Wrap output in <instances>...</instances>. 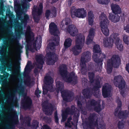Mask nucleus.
<instances>
[{
	"label": "nucleus",
	"mask_w": 129,
	"mask_h": 129,
	"mask_svg": "<svg viewBox=\"0 0 129 129\" xmlns=\"http://www.w3.org/2000/svg\"><path fill=\"white\" fill-rule=\"evenodd\" d=\"M55 53L49 52L46 53V56L47 59V64L49 65H53L58 60V57L57 55H55Z\"/></svg>",
	"instance_id": "13"
},
{
	"label": "nucleus",
	"mask_w": 129,
	"mask_h": 129,
	"mask_svg": "<svg viewBox=\"0 0 129 129\" xmlns=\"http://www.w3.org/2000/svg\"><path fill=\"white\" fill-rule=\"evenodd\" d=\"M116 102L117 104V107L115 110L114 112V115L115 116H116L118 112L119 109L121 110L122 102L121 100L119 98H117L116 100Z\"/></svg>",
	"instance_id": "31"
},
{
	"label": "nucleus",
	"mask_w": 129,
	"mask_h": 129,
	"mask_svg": "<svg viewBox=\"0 0 129 129\" xmlns=\"http://www.w3.org/2000/svg\"><path fill=\"white\" fill-rule=\"evenodd\" d=\"M82 82L84 85H86L87 83V80L85 78L83 79V80L82 81Z\"/></svg>",
	"instance_id": "64"
},
{
	"label": "nucleus",
	"mask_w": 129,
	"mask_h": 129,
	"mask_svg": "<svg viewBox=\"0 0 129 129\" xmlns=\"http://www.w3.org/2000/svg\"><path fill=\"white\" fill-rule=\"evenodd\" d=\"M125 68L126 70L129 74V63L126 64Z\"/></svg>",
	"instance_id": "63"
},
{
	"label": "nucleus",
	"mask_w": 129,
	"mask_h": 129,
	"mask_svg": "<svg viewBox=\"0 0 129 129\" xmlns=\"http://www.w3.org/2000/svg\"><path fill=\"white\" fill-rule=\"evenodd\" d=\"M109 18L111 22L114 23L119 21L120 20L119 17L117 14L114 15L112 14H110Z\"/></svg>",
	"instance_id": "29"
},
{
	"label": "nucleus",
	"mask_w": 129,
	"mask_h": 129,
	"mask_svg": "<svg viewBox=\"0 0 129 129\" xmlns=\"http://www.w3.org/2000/svg\"><path fill=\"white\" fill-rule=\"evenodd\" d=\"M76 108L74 105H72L71 107V111L73 112V114H71V115H74L73 119L74 121H75L76 122H78V118L80 115L79 113L76 110Z\"/></svg>",
	"instance_id": "28"
},
{
	"label": "nucleus",
	"mask_w": 129,
	"mask_h": 129,
	"mask_svg": "<svg viewBox=\"0 0 129 129\" xmlns=\"http://www.w3.org/2000/svg\"><path fill=\"white\" fill-rule=\"evenodd\" d=\"M99 18L101 20L100 22V25L102 31L106 36H108L109 34V30L108 28V25L109 22L107 17L104 13H102Z\"/></svg>",
	"instance_id": "7"
},
{
	"label": "nucleus",
	"mask_w": 129,
	"mask_h": 129,
	"mask_svg": "<svg viewBox=\"0 0 129 129\" xmlns=\"http://www.w3.org/2000/svg\"><path fill=\"white\" fill-rule=\"evenodd\" d=\"M111 7L113 12L115 14L121 13V9L118 5L112 3L111 5Z\"/></svg>",
	"instance_id": "23"
},
{
	"label": "nucleus",
	"mask_w": 129,
	"mask_h": 129,
	"mask_svg": "<svg viewBox=\"0 0 129 129\" xmlns=\"http://www.w3.org/2000/svg\"><path fill=\"white\" fill-rule=\"evenodd\" d=\"M68 31L71 36H75L78 32V30L74 25L72 24L69 26Z\"/></svg>",
	"instance_id": "19"
},
{
	"label": "nucleus",
	"mask_w": 129,
	"mask_h": 129,
	"mask_svg": "<svg viewBox=\"0 0 129 129\" xmlns=\"http://www.w3.org/2000/svg\"><path fill=\"white\" fill-rule=\"evenodd\" d=\"M39 122L37 120H33L32 125L33 128L37 129L39 127Z\"/></svg>",
	"instance_id": "48"
},
{
	"label": "nucleus",
	"mask_w": 129,
	"mask_h": 129,
	"mask_svg": "<svg viewBox=\"0 0 129 129\" xmlns=\"http://www.w3.org/2000/svg\"><path fill=\"white\" fill-rule=\"evenodd\" d=\"M22 48V46L21 45H19L17 48V52L20 53L21 51V49Z\"/></svg>",
	"instance_id": "61"
},
{
	"label": "nucleus",
	"mask_w": 129,
	"mask_h": 129,
	"mask_svg": "<svg viewBox=\"0 0 129 129\" xmlns=\"http://www.w3.org/2000/svg\"><path fill=\"white\" fill-rule=\"evenodd\" d=\"M88 76L90 83L94 82V81L95 73L93 72H89L88 73Z\"/></svg>",
	"instance_id": "37"
},
{
	"label": "nucleus",
	"mask_w": 129,
	"mask_h": 129,
	"mask_svg": "<svg viewBox=\"0 0 129 129\" xmlns=\"http://www.w3.org/2000/svg\"><path fill=\"white\" fill-rule=\"evenodd\" d=\"M26 39H34V35L31 31L30 27L28 26L26 28V31L25 35Z\"/></svg>",
	"instance_id": "26"
},
{
	"label": "nucleus",
	"mask_w": 129,
	"mask_h": 129,
	"mask_svg": "<svg viewBox=\"0 0 129 129\" xmlns=\"http://www.w3.org/2000/svg\"><path fill=\"white\" fill-rule=\"evenodd\" d=\"M93 91L90 87L86 88L82 90V93L83 96L86 99L90 98L93 93ZM93 95L96 98H99L100 96L99 91H93Z\"/></svg>",
	"instance_id": "12"
},
{
	"label": "nucleus",
	"mask_w": 129,
	"mask_h": 129,
	"mask_svg": "<svg viewBox=\"0 0 129 129\" xmlns=\"http://www.w3.org/2000/svg\"><path fill=\"white\" fill-rule=\"evenodd\" d=\"M5 39L8 40V42L4 41V45L1 48L0 53L1 56L0 57V61L1 63L3 62L4 61V59L3 57L4 53L5 52L8 53V52L7 50V49L10 47V43L13 42V39L12 38H6Z\"/></svg>",
	"instance_id": "10"
},
{
	"label": "nucleus",
	"mask_w": 129,
	"mask_h": 129,
	"mask_svg": "<svg viewBox=\"0 0 129 129\" xmlns=\"http://www.w3.org/2000/svg\"><path fill=\"white\" fill-rule=\"evenodd\" d=\"M121 110H120L119 112L117 114V115L116 116H118L119 118L120 119H126L128 115V113L127 112V111L125 110L122 111Z\"/></svg>",
	"instance_id": "25"
},
{
	"label": "nucleus",
	"mask_w": 129,
	"mask_h": 129,
	"mask_svg": "<svg viewBox=\"0 0 129 129\" xmlns=\"http://www.w3.org/2000/svg\"><path fill=\"white\" fill-rule=\"evenodd\" d=\"M56 88L62 89L63 87V84L62 82L58 81L56 83Z\"/></svg>",
	"instance_id": "49"
},
{
	"label": "nucleus",
	"mask_w": 129,
	"mask_h": 129,
	"mask_svg": "<svg viewBox=\"0 0 129 129\" xmlns=\"http://www.w3.org/2000/svg\"><path fill=\"white\" fill-rule=\"evenodd\" d=\"M76 45L71 49L75 55H77L80 53L85 43V38L84 36L79 35L76 37Z\"/></svg>",
	"instance_id": "6"
},
{
	"label": "nucleus",
	"mask_w": 129,
	"mask_h": 129,
	"mask_svg": "<svg viewBox=\"0 0 129 129\" xmlns=\"http://www.w3.org/2000/svg\"><path fill=\"white\" fill-rule=\"evenodd\" d=\"M94 30L93 28L90 29L86 41L85 43L88 45L91 43L93 41L94 35Z\"/></svg>",
	"instance_id": "20"
},
{
	"label": "nucleus",
	"mask_w": 129,
	"mask_h": 129,
	"mask_svg": "<svg viewBox=\"0 0 129 129\" xmlns=\"http://www.w3.org/2000/svg\"><path fill=\"white\" fill-rule=\"evenodd\" d=\"M31 79L30 77L27 75L26 79L24 80V84L27 85H29L31 84Z\"/></svg>",
	"instance_id": "46"
},
{
	"label": "nucleus",
	"mask_w": 129,
	"mask_h": 129,
	"mask_svg": "<svg viewBox=\"0 0 129 129\" xmlns=\"http://www.w3.org/2000/svg\"><path fill=\"white\" fill-rule=\"evenodd\" d=\"M124 123L122 120L118 121L117 127L119 129H122L124 127Z\"/></svg>",
	"instance_id": "47"
},
{
	"label": "nucleus",
	"mask_w": 129,
	"mask_h": 129,
	"mask_svg": "<svg viewBox=\"0 0 129 129\" xmlns=\"http://www.w3.org/2000/svg\"><path fill=\"white\" fill-rule=\"evenodd\" d=\"M9 75V73L6 72L5 75L4 76H3L2 78V79L3 85H5L7 83V79Z\"/></svg>",
	"instance_id": "41"
},
{
	"label": "nucleus",
	"mask_w": 129,
	"mask_h": 129,
	"mask_svg": "<svg viewBox=\"0 0 129 129\" xmlns=\"http://www.w3.org/2000/svg\"><path fill=\"white\" fill-rule=\"evenodd\" d=\"M29 19V17L28 15L26 14H25L24 15L23 18L21 19L20 20L22 23L24 24H26L27 22V21Z\"/></svg>",
	"instance_id": "40"
},
{
	"label": "nucleus",
	"mask_w": 129,
	"mask_h": 129,
	"mask_svg": "<svg viewBox=\"0 0 129 129\" xmlns=\"http://www.w3.org/2000/svg\"><path fill=\"white\" fill-rule=\"evenodd\" d=\"M97 106H95L93 108L94 111L97 113L100 112L102 110L101 107V106L100 103H98Z\"/></svg>",
	"instance_id": "43"
},
{
	"label": "nucleus",
	"mask_w": 129,
	"mask_h": 129,
	"mask_svg": "<svg viewBox=\"0 0 129 129\" xmlns=\"http://www.w3.org/2000/svg\"><path fill=\"white\" fill-rule=\"evenodd\" d=\"M43 5L42 3H40L38 8L37 6L34 5L32 10V14L33 16V19L34 21L38 23L40 20L38 16L41 15L43 12Z\"/></svg>",
	"instance_id": "9"
},
{
	"label": "nucleus",
	"mask_w": 129,
	"mask_h": 129,
	"mask_svg": "<svg viewBox=\"0 0 129 129\" xmlns=\"http://www.w3.org/2000/svg\"><path fill=\"white\" fill-rule=\"evenodd\" d=\"M114 42L118 49L120 51H123V46L120 42L119 37L116 34L111 35L109 38H104L103 42L104 46L105 47H112Z\"/></svg>",
	"instance_id": "3"
},
{
	"label": "nucleus",
	"mask_w": 129,
	"mask_h": 129,
	"mask_svg": "<svg viewBox=\"0 0 129 129\" xmlns=\"http://www.w3.org/2000/svg\"><path fill=\"white\" fill-rule=\"evenodd\" d=\"M113 83L114 85L119 88L120 94L123 96L125 91L123 89L125 87L126 82L123 78L120 75L115 76Z\"/></svg>",
	"instance_id": "8"
},
{
	"label": "nucleus",
	"mask_w": 129,
	"mask_h": 129,
	"mask_svg": "<svg viewBox=\"0 0 129 129\" xmlns=\"http://www.w3.org/2000/svg\"><path fill=\"white\" fill-rule=\"evenodd\" d=\"M123 40L124 43L127 44L129 43L128 36L126 35H124L123 37Z\"/></svg>",
	"instance_id": "52"
},
{
	"label": "nucleus",
	"mask_w": 129,
	"mask_h": 129,
	"mask_svg": "<svg viewBox=\"0 0 129 129\" xmlns=\"http://www.w3.org/2000/svg\"><path fill=\"white\" fill-rule=\"evenodd\" d=\"M54 114L55 121L56 123H58V118L57 116V111L55 112Z\"/></svg>",
	"instance_id": "56"
},
{
	"label": "nucleus",
	"mask_w": 129,
	"mask_h": 129,
	"mask_svg": "<svg viewBox=\"0 0 129 129\" xmlns=\"http://www.w3.org/2000/svg\"><path fill=\"white\" fill-rule=\"evenodd\" d=\"M101 87L100 81L98 79H96L95 81V85L93 86L92 90V91H98Z\"/></svg>",
	"instance_id": "35"
},
{
	"label": "nucleus",
	"mask_w": 129,
	"mask_h": 129,
	"mask_svg": "<svg viewBox=\"0 0 129 129\" xmlns=\"http://www.w3.org/2000/svg\"><path fill=\"white\" fill-rule=\"evenodd\" d=\"M120 63V57L118 55H113L111 59L107 61V71L108 74H110L112 72L113 68H117Z\"/></svg>",
	"instance_id": "5"
},
{
	"label": "nucleus",
	"mask_w": 129,
	"mask_h": 129,
	"mask_svg": "<svg viewBox=\"0 0 129 129\" xmlns=\"http://www.w3.org/2000/svg\"><path fill=\"white\" fill-rule=\"evenodd\" d=\"M71 22V20L70 18H66L65 19V25H68Z\"/></svg>",
	"instance_id": "59"
},
{
	"label": "nucleus",
	"mask_w": 129,
	"mask_h": 129,
	"mask_svg": "<svg viewBox=\"0 0 129 129\" xmlns=\"http://www.w3.org/2000/svg\"><path fill=\"white\" fill-rule=\"evenodd\" d=\"M102 94L104 98L108 97L111 92L110 88L107 86H103L102 88Z\"/></svg>",
	"instance_id": "21"
},
{
	"label": "nucleus",
	"mask_w": 129,
	"mask_h": 129,
	"mask_svg": "<svg viewBox=\"0 0 129 129\" xmlns=\"http://www.w3.org/2000/svg\"><path fill=\"white\" fill-rule=\"evenodd\" d=\"M96 127L98 129H105V126L104 124H98V117L96 114L94 113L90 114L87 121H85V125L83 126L84 129L88 128H92Z\"/></svg>",
	"instance_id": "2"
},
{
	"label": "nucleus",
	"mask_w": 129,
	"mask_h": 129,
	"mask_svg": "<svg viewBox=\"0 0 129 129\" xmlns=\"http://www.w3.org/2000/svg\"><path fill=\"white\" fill-rule=\"evenodd\" d=\"M43 94L44 95L46 94L49 91L48 89V86H44L43 87Z\"/></svg>",
	"instance_id": "54"
},
{
	"label": "nucleus",
	"mask_w": 129,
	"mask_h": 129,
	"mask_svg": "<svg viewBox=\"0 0 129 129\" xmlns=\"http://www.w3.org/2000/svg\"><path fill=\"white\" fill-rule=\"evenodd\" d=\"M102 52L99 53V54H93L92 58L93 61L96 63L100 64V70H98L99 72L101 71V69L102 68L103 61L104 59L106 57L105 55L103 53H102Z\"/></svg>",
	"instance_id": "11"
},
{
	"label": "nucleus",
	"mask_w": 129,
	"mask_h": 129,
	"mask_svg": "<svg viewBox=\"0 0 129 129\" xmlns=\"http://www.w3.org/2000/svg\"><path fill=\"white\" fill-rule=\"evenodd\" d=\"M49 28L50 33L51 35L54 36L53 38L54 42L50 43L48 46L50 49L53 50L55 46H58L59 44L60 38L58 35L59 31L57 25L54 22H52L49 24Z\"/></svg>",
	"instance_id": "1"
},
{
	"label": "nucleus",
	"mask_w": 129,
	"mask_h": 129,
	"mask_svg": "<svg viewBox=\"0 0 129 129\" xmlns=\"http://www.w3.org/2000/svg\"><path fill=\"white\" fill-rule=\"evenodd\" d=\"M77 106L79 109L81 110L82 111L83 110V108L82 107V104L81 102L78 100L77 101Z\"/></svg>",
	"instance_id": "53"
},
{
	"label": "nucleus",
	"mask_w": 129,
	"mask_h": 129,
	"mask_svg": "<svg viewBox=\"0 0 129 129\" xmlns=\"http://www.w3.org/2000/svg\"><path fill=\"white\" fill-rule=\"evenodd\" d=\"M72 13L73 12L75 16L79 18H84L86 16V10L84 8L76 9L72 8L71 10Z\"/></svg>",
	"instance_id": "14"
},
{
	"label": "nucleus",
	"mask_w": 129,
	"mask_h": 129,
	"mask_svg": "<svg viewBox=\"0 0 129 129\" xmlns=\"http://www.w3.org/2000/svg\"><path fill=\"white\" fill-rule=\"evenodd\" d=\"M61 94L63 100L67 102L71 101H72L71 98L74 95L73 92L65 90L61 92Z\"/></svg>",
	"instance_id": "15"
},
{
	"label": "nucleus",
	"mask_w": 129,
	"mask_h": 129,
	"mask_svg": "<svg viewBox=\"0 0 129 129\" xmlns=\"http://www.w3.org/2000/svg\"><path fill=\"white\" fill-rule=\"evenodd\" d=\"M42 107L45 110V114L47 115H51L53 110V107L51 104H45Z\"/></svg>",
	"instance_id": "22"
},
{
	"label": "nucleus",
	"mask_w": 129,
	"mask_h": 129,
	"mask_svg": "<svg viewBox=\"0 0 129 129\" xmlns=\"http://www.w3.org/2000/svg\"><path fill=\"white\" fill-rule=\"evenodd\" d=\"M15 36L17 38H20L21 36V35L22 33L21 30H15Z\"/></svg>",
	"instance_id": "50"
},
{
	"label": "nucleus",
	"mask_w": 129,
	"mask_h": 129,
	"mask_svg": "<svg viewBox=\"0 0 129 129\" xmlns=\"http://www.w3.org/2000/svg\"><path fill=\"white\" fill-rule=\"evenodd\" d=\"M11 118L12 120L11 124L10 126L8 125L6 129H14L15 125H18L19 123L18 116L16 113L12 115Z\"/></svg>",
	"instance_id": "16"
},
{
	"label": "nucleus",
	"mask_w": 129,
	"mask_h": 129,
	"mask_svg": "<svg viewBox=\"0 0 129 129\" xmlns=\"http://www.w3.org/2000/svg\"><path fill=\"white\" fill-rule=\"evenodd\" d=\"M98 2L102 5H108L110 2V0H97Z\"/></svg>",
	"instance_id": "45"
},
{
	"label": "nucleus",
	"mask_w": 129,
	"mask_h": 129,
	"mask_svg": "<svg viewBox=\"0 0 129 129\" xmlns=\"http://www.w3.org/2000/svg\"><path fill=\"white\" fill-rule=\"evenodd\" d=\"M88 103L89 105L91 106L94 107L98 104L97 102L93 99H92L88 101Z\"/></svg>",
	"instance_id": "42"
},
{
	"label": "nucleus",
	"mask_w": 129,
	"mask_h": 129,
	"mask_svg": "<svg viewBox=\"0 0 129 129\" xmlns=\"http://www.w3.org/2000/svg\"><path fill=\"white\" fill-rule=\"evenodd\" d=\"M51 14L53 15L52 17H55L57 15L56 11L55 8L52 9Z\"/></svg>",
	"instance_id": "57"
},
{
	"label": "nucleus",
	"mask_w": 129,
	"mask_h": 129,
	"mask_svg": "<svg viewBox=\"0 0 129 129\" xmlns=\"http://www.w3.org/2000/svg\"><path fill=\"white\" fill-rule=\"evenodd\" d=\"M91 53L88 51L83 52L81 58V62L82 64H86V62L89 61L91 59Z\"/></svg>",
	"instance_id": "18"
},
{
	"label": "nucleus",
	"mask_w": 129,
	"mask_h": 129,
	"mask_svg": "<svg viewBox=\"0 0 129 129\" xmlns=\"http://www.w3.org/2000/svg\"><path fill=\"white\" fill-rule=\"evenodd\" d=\"M41 93V90H39L38 88V87L35 91V94L37 97L39 98L40 96L39 94H40Z\"/></svg>",
	"instance_id": "55"
},
{
	"label": "nucleus",
	"mask_w": 129,
	"mask_h": 129,
	"mask_svg": "<svg viewBox=\"0 0 129 129\" xmlns=\"http://www.w3.org/2000/svg\"><path fill=\"white\" fill-rule=\"evenodd\" d=\"M124 30H126V32L129 33V25L127 24L124 27Z\"/></svg>",
	"instance_id": "60"
},
{
	"label": "nucleus",
	"mask_w": 129,
	"mask_h": 129,
	"mask_svg": "<svg viewBox=\"0 0 129 129\" xmlns=\"http://www.w3.org/2000/svg\"><path fill=\"white\" fill-rule=\"evenodd\" d=\"M59 72L63 79L66 82L71 83L74 81H76L77 76L74 72H72L68 75V72L66 64H63L60 66Z\"/></svg>",
	"instance_id": "4"
},
{
	"label": "nucleus",
	"mask_w": 129,
	"mask_h": 129,
	"mask_svg": "<svg viewBox=\"0 0 129 129\" xmlns=\"http://www.w3.org/2000/svg\"><path fill=\"white\" fill-rule=\"evenodd\" d=\"M73 112L71 111V108L68 107L66 108L65 110L62 112V121L63 122L66 121L68 114H73Z\"/></svg>",
	"instance_id": "24"
},
{
	"label": "nucleus",
	"mask_w": 129,
	"mask_h": 129,
	"mask_svg": "<svg viewBox=\"0 0 129 129\" xmlns=\"http://www.w3.org/2000/svg\"><path fill=\"white\" fill-rule=\"evenodd\" d=\"M35 59L38 64L43 65L44 62L43 59V55L42 54L37 55L35 56Z\"/></svg>",
	"instance_id": "32"
},
{
	"label": "nucleus",
	"mask_w": 129,
	"mask_h": 129,
	"mask_svg": "<svg viewBox=\"0 0 129 129\" xmlns=\"http://www.w3.org/2000/svg\"><path fill=\"white\" fill-rule=\"evenodd\" d=\"M22 104L24 109H30L32 104V101L30 98L28 96L24 97L22 100Z\"/></svg>",
	"instance_id": "17"
},
{
	"label": "nucleus",
	"mask_w": 129,
	"mask_h": 129,
	"mask_svg": "<svg viewBox=\"0 0 129 129\" xmlns=\"http://www.w3.org/2000/svg\"><path fill=\"white\" fill-rule=\"evenodd\" d=\"M51 14V12L50 10H46L45 15V17L48 20L49 19V17H50Z\"/></svg>",
	"instance_id": "51"
},
{
	"label": "nucleus",
	"mask_w": 129,
	"mask_h": 129,
	"mask_svg": "<svg viewBox=\"0 0 129 129\" xmlns=\"http://www.w3.org/2000/svg\"><path fill=\"white\" fill-rule=\"evenodd\" d=\"M34 40V39H26V42L27 43V45L26 46V54L27 55L28 54V51H32L33 50L32 45V41Z\"/></svg>",
	"instance_id": "27"
},
{
	"label": "nucleus",
	"mask_w": 129,
	"mask_h": 129,
	"mask_svg": "<svg viewBox=\"0 0 129 129\" xmlns=\"http://www.w3.org/2000/svg\"><path fill=\"white\" fill-rule=\"evenodd\" d=\"M81 73L83 75H86L87 71L86 64H82L81 66Z\"/></svg>",
	"instance_id": "38"
},
{
	"label": "nucleus",
	"mask_w": 129,
	"mask_h": 129,
	"mask_svg": "<svg viewBox=\"0 0 129 129\" xmlns=\"http://www.w3.org/2000/svg\"><path fill=\"white\" fill-rule=\"evenodd\" d=\"M93 51L94 53V54H99V53L101 52L99 45L96 44L94 46L93 48Z\"/></svg>",
	"instance_id": "39"
},
{
	"label": "nucleus",
	"mask_w": 129,
	"mask_h": 129,
	"mask_svg": "<svg viewBox=\"0 0 129 129\" xmlns=\"http://www.w3.org/2000/svg\"><path fill=\"white\" fill-rule=\"evenodd\" d=\"M88 24L92 26L93 24L94 15L91 11H90L88 12Z\"/></svg>",
	"instance_id": "33"
},
{
	"label": "nucleus",
	"mask_w": 129,
	"mask_h": 129,
	"mask_svg": "<svg viewBox=\"0 0 129 129\" xmlns=\"http://www.w3.org/2000/svg\"><path fill=\"white\" fill-rule=\"evenodd\" d=\"M41 129H42V128ZM42 129H51L49 126L47 124H45L43 126Z\"/></svg>",
	"instance_id": "62"
},
{
	"label": "nucleus",
	"mask_w": 129,
	"mask_h": 129,
	"mask_svg": "<svg viewBox=\"0 0 129 129\" xmlns=\"http://www.w3.org/2000/svg\"><path fill=\"white\" fill-rule=\"evenodd\" d=\"M44 82L46 84L50 85L53 83V80L51 76H46L44 78Z\"/></svg>",
	"instance_id": "34"
},
{
	"label": "nucleus",
	"mask_w": 129,
	"mask_h": 129,
	"mask_svg": "<svg viewBox=\"0 0 129 129\" xmlns=\"http://www.w3.org/2000/svg\"><path fill=\"white\" fill-rule=\"evenodd\" d=\"M3 28H5L8 31L7 34H10L11 35H13V33L12 32V31L10 30L8 28V27L7 26H4V25H2V26L0 28V29L1 31L4 30Z\"/></svg>",
	"instance_id": "44"
},
{
	"label": "nucleus",
	"mask_w": 129,
	"mask_h": 129,
	"mask_svg": "<svg viewBox=\"0 0 129 129\" xmlns=\"http://www.w3.org/2000/svg\"><path fill=\"white\" fill-rule=\"evenodd\" d=\"M48 91L51 92H53L56 89L55 88H54L52 85H51L49 87L48 86Z\"/></svg>",
	"instance_id": "58"
},
{
	"label": "nucleus",
	"mask_w": 129,
	"mask_h": 129,
	"mask_svg": "<svg viewBox=\"0 0 129 129\" xmlns=\"http://www.w3.org/2000/svg\"><path fill=\"white\" fill-rule=\"evenodd\" d=\"M72 40L70 38H68L66 39L64 43V47L65 48L67 49L71 45Z\"/></svg>",
	"instance_id": "36"
},
{
	"label": "nucleus",
	"mask_w": 129,
	"mask_h": 129,
	"mask_svg": "<svg viewBox=\"0 0 129 129\" xmlns=\"http://www.w3.org/2000/svg\"><path fill=\"white\" fill-rule=\"evenodd\" d=\"M20 120L21 121V123L22 124L24 123L29 126L30 125V121L31 120L30 118L29 117H20Z\"/></svg>",
	"instance_id": "30"
}]
</instances>
